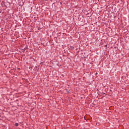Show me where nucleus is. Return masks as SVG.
<instances>
[{
    "mask_svg": "<svg viewBox=\"0 0 129 129\" xmlns=\"http://www.w3.org/2000/svg\"><path fill=\"white\" fill-rule=\"evenodd\" d=\"M15 125L16 126H19V123H15Z\"/></svg>",
    "mask_w": 129,
    "mask_h": 129,
    "instance_id": "1",
    "label": "nucleus"
}]
</instances>
